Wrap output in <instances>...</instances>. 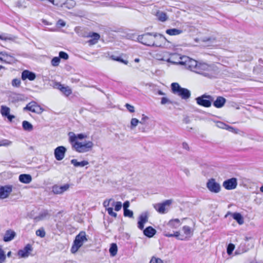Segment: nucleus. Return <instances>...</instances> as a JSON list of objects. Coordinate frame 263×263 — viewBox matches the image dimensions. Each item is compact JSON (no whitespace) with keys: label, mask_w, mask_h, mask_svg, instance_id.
I'll return each instance as SVG.
<instances>
[{"label":"nucleus","mask_w":263,"mask_h":263,"mask_svg":"<svg viewBox=\"0 0 263 263\" xmlns=\"http://www.w3.org/2000/svg\"><path fill=\"white\" fill-rule=\"evenodd\" d=\"M69 141L71 143L72 148L77 152L79 153H85L90 152L93 146V143L91 141H85V142H79L77 140H83L86 137L83 134H75L73 132L68 133Z\"/></svg>","instance_id":"nucleus-1"},{"label":"nucleus","mask_w":263,"mask_h":263,"mask_svg":"<svg viewBox=\"0 0 263 263\" xmlns=\"http://www.w3.org/2000/svg\"><path fill=\"white\" fill-rule=\"evenodd\" d=\"M168 63L174 64H178L184 66L186 69L195 71L198 62L191 59L187 56H181L179 54L175 53L171 55V57L166 60Z\"/></svg>","instance_id":"nucleus-2"},{"label":"nucleus","mask_w":263,"mask_h":263,"mask_svg":"<svg viewBox=\"0 0 263 263\" xmlns=\"http://www.w3.org/2000/svg\"><path fill=\"white\" fill-rule=\"evenodd\" d=\"M148 213L144 212L142 213L138 217L137 227L140 230H143V233L146 237L151 238L156 234V230L152 226H148L144 228V224L148 221Z\"/></svg>","instance_id":"nucleus-3"},{"label":"nucleus","mask_w":263,"mask_h":263,"mask_svg":"<svg viewBox=\"0 0 263 263\" xmlns=\"http://www.w3.org/2000/svg\"><path fill=\"white\" fill-rule=\"evenodd\" d=\"M195 72L210 79L215 78L216 75L213 66L205 63L198 62Z\"/></svg>","instance_id":"nucleus-4"},{"label":"nucleus","mask_w":263,"mask_h":263,"mask_svg":"<svg viewBox=\"0 0 263 263\" xmlns=\"http://www.w3.org/2000/svg\"><path fill=\"white\" fill-rule=\"evenodd\" d=\"M172 92L180 97L183 100H187L191 97V91L186 88L182 87L179 83L173 82L171 84Z\"/></svg>","instance_id":"nucleus-5"},{"label":"nucleus","mask_w":263,"mask_h":263,"mask_svg":"<svg viewBox=\"0 0 263 263\" xmlns=\"http://www.w3.org/2000/svg\"><path fill=\"white\" fill-rule=\"evenodd\" d=\"M153 42L154 43L153 44V46L157 47L168 48L173 45L172 43L163 35L158 33H153Z\"/></svg>","instance_id":"nucleus-6"},{"label":"nucleus","mask_w":263,"mask_h":263,"mask_svg":"<svg viewBox=\"0 0 263 263\" xmlns=\"http://www.w3.org/2000/svg\"><path fill=\"white\" fill-rule=\"evenodd\" d=\"M153 33H146L136 37L133 34V41H136V38L137 41L144 45L153 46V44L154 43L153 42Z\"/></svg>","instance_id":"nucleus-7"},{"label":"nucleus","mask_w":263,"mask_h":263,"mask_svg":"<svg viewBox=\"0 0 263 263\" xmlns=\"http://www.w3.org/2000/svg\"><path fill=\"white\" fill-rule=\"evenodd\" d=\"M251 237H245V239L242 240L237 249L235 251V255H240L248 252L251 248L253 247V243L249 242L251 240Z\"/></svg>","instance_id":"nucleus-8"},{"label":"nucleus","mask_w":263,"mask_h":263,"mask_svg":"<svg viewBox=\"0 0 263 263\" xmlns=\"http://www.w3.org/2000/svg\"><path fill=\"white\" fill-rule=\"evenodd\" d=\"M87 240L85 232L83 231L81 232L75 238L71 248V253H74L77 252L79 249L83 245V242L87 241Z\"/></svg>","instance_id":"nucleus-9"},{"label":"nucleus","mask_w":263,"mask_h":263,"mask_svg":"<svg viewBox=\"0 0 263 263\" xmlns=\"http://www.w3.org/2000/svg\"><path fill=\"white\" fill-rule=\"evenodd\" d=\"M196 103L201 106L209 108L210 107L213 101V97L204 93L196 98Z\"/></svg>","instance_id":"nucleus-10"},{"label":"nucleus","mask_w":263,"mask_h":263,"mask_svg":"<svg viewBox=\"0 0 263 263\" xmlns=\"http://www.w3.org/2000/svg\"><path fill=\"white\" fill-rule=\"evenodd\" d=\"M206 186L209 191L213 193L217 194L221 191L220 184L214 178L209 179L206 182Z\"/></svg>","instance_id":"nucleus-11"},{"label":"nucleus","mask_w":263,"mask_h":263,"mask_svg":"<svg viewBox=\"0 0 263 263\" xmlns=\"http://www.w3.org/2000/svg\"><path fill=\"white\" fill-rule=\"evenodd\" d=\"M237 179L235 177H232L225 180L222 183L223 187L227 190H232L235 189L237 186Z\"/></svg>","instance_id":"nucleus-12"},{"label":"nucleus","mask_w":263,"mask_h":263,"mask_svg":"<svg viewBox=\"0 0 263 263\" xmlns=\"http://www.w3.org/2000/svg\"><path fill=\"white\" fill-rule=\"evenodd\" d=\"M70 187V184L68 183L62 185L55 184L52 187V192L54 194L61 195L67 191Z\"/></svg>","instance_id":"nucleus-13"},{"label":"nucleus","mask_w":263,"mask_h":263,"mask_svg":"<svg viewBox=\"0 0 263 263\" xmlns=\"http://www.w3.org/2000/svg\"><path fill=\"white\" fill-rule=\"evenodd\" d=\"M67 149L64 146H59L56 147L54 151L55 158L58 161H61L64 159Z\"/></svg>","instance_id":"nucleus-14"},{"label":"nucleus","mask_w":263,"mask_h":263,"mask_svg":"<svg viewBox=\"0 0 263 263\" xmlns=\"http://www.w3.org/2000/svg\"><path fill=\"white\" fill-rule=\"evenodd\" d=\"M12 191V186L6 185H0V199H3L7 198Z\"/></svg>","instance_id":"nucleus-15"},{"label":"nucleus","mask_w":263,"mask_h":263,"mask_svg":"<svg viewBox=\"0 0 263 263\" xmlns=\"http://www.w3.org/2000/svg\"><path fill=\"white\" fill-rule=\"evenodd\" d=\"M172 202V200H166L161 203L154 204V208L159 213H164L165 211V206L170 205Z\"/></svg>","instance_id":"nucleus-16"},{"label":"nucleus","mask_w":263,"mask_h":263,"mask_svg":"<svg viewBox=\"0 0 263 263\" xmlns=\"http://www.w3.org/2000/svg\"><path fill=\"white\" fill-rule=\"evenodd\" d=\"M24 110H29L32 112L40 114L42 112V108L38 106L35 102L29 103L26 107L24 108Z\"/></svg>","instance_id":"nucleus-17"},{"label":"nucleus","mask_w":263,"mask_h":263,"mask_svg":"<svg viewBox=\"0 0 263 263\" xmlns=\"http://www.w3.org/2000/svg\"><path fill=\"white\" fill-rule=\"evenodd\" d=\"M86 37L90 38V39L87 41V43L91 46L95 45L98 42L100 38V35L98 33L90 32L88 33Z\"/></svg>","instance_id":"nucleus-18"},{"label":"nucleus","mask_w":263,"mask_h":263,"mask_svg":"<svg viewBox=\"0 0 263 263\" xmlns=\"http://www.w3.org/2000/svg\"><path fill=\"white\" fill-rule=\"evenodd\" d=\"M32 250V246L30 244H27L24 249L20 250L18 251V255L22 258H26L29 256L30 252Z\"/></svg>","instance_id":"nucleus-19"},{"label":"nucleus","mask_w":263,"mask_h":263,"mask_svg":"<svg viewBox=\"0 0 263 263\" xmlns=\"http://www.w3.org/2000/svg\"><path fill=\"white\" fill-rule=\"evenodd\" d=\"M0 60L5 63L10 64L14 62L15 59L6 52L3 51L0 52Z\"/></svg>","instance_id":"nucleus-20"},{"label":"nucleus","mask_w":263,"mask_h":263,"mask_svg":"<svg viewBox=\"0 0 263 263\" xmlns=\"http://www.w3.org/2000/svg\"><path fill=\"white\" fill-rule=\"evenodd\" d=\"M226 101L227 100L224 97L222 96H218L216 98L215 100L213 99L212 104L217 108H221L224 106Z\"/></svg>","instance_id":"nucleus-21"},{"label":"nucleus","mask_w":263,"mask_h":263,"mask_svg":"<svg viewBox=\"0 0 263 263\" xmlns=\"http://www.w3.org/2000/svg\"><path fill=\"white\" fill-rule=\"evenodd\" d=\"M23 80L28 79L30 81H33L36 78V74L34 72L28 70H25L22 72L21 76Z\"/></svg>","instance_id":"nucleus-22"},{"label":"nucleus","mask_w":263,"mask_h":263,"mask_svg":"<svg viewBox=\"0 0 263 263\" xmlns=\"http://www.w3.org/2000/svg\"><path fill=\"white\" fill-rule=\"evenodd\" d=\"M57 88L59 89L66 96H69L72 93V90L68 86H65L63 85L58 83L56 84Z\"/></svg>","instance_id":"nucleus-23"},{"label":"nucleus","mask_w":263,"mask_h":263,"mask_svg":"<svg viewBox=\"0 0 263 263\" xmlns=\"http://www.w3.org/2000/svg\"><path fill=\"white\" fill-rule=\"evenodd\" d=\"M16 235L15 232L12 230H7L3 237L5 242H8L14 239Z\"/></svg>","instance_id":"nucleus-24"},{"label":"nucleus","mask_w":263,"mask_h":263,"mask_svg":"<svg viewBox=\"0 0 263 263\" xmlns=\"http://www.w3.org/2000/svg\"><path fill=\"white\" fill-rule=\"evenodd\" d=\"M19 181L23 183L28 184L32 181V177L29 174H21L18 177Z\"/></svg>","instance_id":"nucleus-25"},{"label":"nucleus","mask_w":263,"mask_h":263,"mask_svg":"<svg viewBox=\"0 0 263 263\" xmlns=\"http://www.w3.org/2000/svg\"><path fill=\"white\" fill-rule=\"evenodd\" d=\"M148 118L147 116H144V115H143V117L140 121L136 118H133V130L138 125V124L140 125H146L145 124V121L148 119Z\"/></svg>","instance_id":"nucleus-26"},{"label":"nucleus","mask_w":263,"mask_h":263,"mask_svg":"<svg viewBox=\"0 0 263 263\" xmlns=\"http://www.w3.org/2000/svg\"><path fill=\"white\" fill-rule=\"evenodd\" d=\"M232 218L239 224L241 225L244 223V219L242 215L238 212L231 213Z\"/></svg>","instance_id":"nucleus-27"},{"label":"nucleus","mask_w":263,"mask_h":263,"mask_svg":"<svg viewBox=\"0 0 263 263\" xmlns=\"http://www.w3.org/2000/svg\"><path fill=\"white\" fill-rule=\"evenodd\" d=\"M253 72L256 74H263V60L261 59H259L258 65L254 67Z\"/></svg>","instance_id":"nucleus-28"},{"label":"nucleus","mask_w":263,"mask_h":263,"mask_svg":"<svg viewBox=\"0 0 263 263\" xmlns=\"http://www.w3.org/2000/svg\"><path fill=\"white\" fill-rule=\"evenodd\" d=\"M165 32L170 35L173 36L181 34L183 32V30L180 29L174 28L167 29L166 30Z\"/></svg>","instance_id":"nucleus-29"},{"label":"nucleus","mask_w":263,"mask_h":263,"mask_svg":"<svg viewBox=\"0 0 263 263\" xmlns=\"http://www.w3.org/2000/svg\"><path fill=\"white\" fill-rule=\"evenodd\" d=\"M181 224L179 219H175L171 220L167 223V226L168 228L172 229H177Z\"/></svg>","instance_id":"nucleus-30"},{"label":"nucleus","mask_w":263,"mask_h":263,"mask_svg":"<svg viewBox=\"0 0 263 263\" xmlns=\"http://www.w3.org/2000/svg\"><path fill=\"white\" fill-rule=\"evenodd\" d=\"M70 162L75 167H83L89 164V162L86 160H83L81 162H79L77 159H73L70 161Z\"/></svg>","instance_id":"nucleus-31"},{"label":"nucleus","mask_w":263,"mask_h":263,"mask_svg":"<svg viewBox=\"0 0 263 263\" xmlns=\"http://www.w3.org/2000/svg\"><path fill=\"white\" fill-rule=\"evenodd\" d=\"M11 101L13 103L18 102L24 100V97L22 95L14 93L10 97Z\"/></svg>","instance_id":"nucleus-32"},{"label":"nucleus","mask_w":263,"mask_h":263,"mask_svg":"<svg viewBox=\"0 0 263 263\" xmlns=\"http://www.w3.org/2000/svg\"><path fill=\"white\" fill-rule=\"evenodd\" d=\"M156 16L158 20L162 22H165L168 19L166 13L163 11H158L156 13Z\"/></svg>","instance_id":"nucleus-33"},{"label":"nucleus","mask_w":263,"mask_h":263,"mask_svg":"<svg viewBox=\"0 0 263 263\" xmlns=\"http://www.w3.org/2000/svg\"><path fill=\"white\" fill-rule=\"evenodd\" d=\"M239 60L242 62L250 61L252 60L253 57L250 54H247L245 52H242L240 55H239Z\"/></svg>","instance_id":"nucleus-34"},{"label":"nucleus","mask_w":263,"mask_h":263,"mask_svg":"<svg viewBox=\"0 0 263 263\" xmlns=\"http://www.w3.org/2000/svg\"><path fill=\"white\" fill-rule=\"evenodd\" d=\"M117 251H118V247H117V244L115 243H112L110 245V248L109 249V252L110 256H111L112 257L115 256L117 254Z\"/></svg>","instance_id":"nucleus-35"},{"label":"nucleus","mask_w":263,"mask_h":263,"mask_svg":"<svg viewBox=\"0 0 263 263\" xmlns=\"http://www.w3.org/2000/svg\"><path fill=\"white\" fill-rule=\"evenodd\" d=\"M22 126L26 131L30 132L33 129V125L27 121H23Z\"/></svg>","instance_id":"nucleus-36"},{"label":"nucleus","mask_w":263,"mask_h":263,"mask_svg":"<svg viewBox=\"0 0 263 263\" xmlns=\"http://www.w3.org/2000/svg\"><path fill=\"white\" fill-rule=\"evenodd\" d=\"M215 39L214 37H203L202 39V41L203 42H204L205 43H207V44H206V46H211V44L213 43L215 41Z\"/></svg>","instance_id":"nucleus-37"},{"label":"nucleus","mask_w":263,"mask_h":263,"mask_svg":"<svg viewBox=\"0 0 263 263\" xmlns=\"http://www.w3.org/2000/svg\"><path fill=\"white\" fill-rule=\"evenodd\" d=\"M10 108L6 106L2 105L1 106V112L3 117H6L10 114Z\"/></svg>","instance_id":"nucleus-38"},{"label":"nucleus","mask_w":263,"mask_h":263,"mask_svg":"<svg viewBox=\"0 0 263 263\" xmlns=\"http://www.w3.org/2000/svg\"><path fill=\"white\" fill-rule=\"evenodd\" d=\"M235 248V246L232 243H230L227 247V253L229 255L232 254Z\"/></svg>","instance_id":"nucleus-39"},{"label":"nucleus","mask_w":263,"mask_h":263,"mask_svg":"<svg viewBox=\"0 0 263 263\" xmlns=\"http://www.w3.org/2000/svg\"><path fill=\"white\" fill-rule=\"evenodd\" d=\"M6 260V255L5 252L2 248V246H0V263L4 262Z\"/></svg>","instance_id":"nucleus-40"},{"label":"nucleus","mask_w":263,"mask_h":263,"mask_svg":"<svg viewBox=\"0 0 263 263\" xmlns=\"http://www.w3.org/2000/svg\"><path fill=\"white\" fill-rule=\"evenodd\" d=\"M11 141L7 139H3L0 141V146H8L11 144Z\"/></svg>","instance_id":"nucleus-41"},{"label":"nucleus","mask_w":263,"mask_h":263,"mask_svg":"<svg viewBox=\"0 0 263 263\" xmlns=\"http://www.w3.org/2000/svg\"><path fill=\"white\" fill-rule=\"evenodd\" d=\"M60 59L59 57H54L51 60V64L53 66H57L59 65Z\"/></svg>","instance_id":"nucleus-42"},{"label":"nucleus","mask_w":263,"mask_h":263,"mask_svg":"<svg viewBox=\"0 0 263 263\" xmlns=\"http://www.w3.org/2000/svg\"><path fill=\"white\" fill-rule=\"evenodd\" d=\"M112 205H114L115 206V210L116 211H119L121 210L122 208V203L121 202H115L113 201V203H112Z\"/></svg>","instance_id":"nucleus-43"},{"label":"nucleus","mask_w":263,"mask_h":263,"mask_svg":"<svg viewBox=\"0 0 263 263\" xmlns=\"http://www.w3.org/2000/svg\"><path fill=\"white\" fill-rule=\"evenodd\" d=\"M182 231L186 235H190L191 234V229L190 227L185 226L182 228Z\"/></svg>","instance_id":"nucleus-44"},{"label":"nucleus","mask_w":263,"mask_h":263,"mask_svg":"<svg viewBox=\"0 0 263 263\" xmlns=\"http://www.w3.org/2000/svg\"><path fill=\"white\" fill-rule=\"evenodd\" d=\"M65 4L66 5V7L70 9L75 6L76 3L73 0H67Z\"/></svg>","instance_id":"nucleus-45"},{"label":"nucleus","mask_w":263,"mask_h":263,"mask_svg":"<svg viewBox=\"0 0 263 263\" xmlns=\"http://www.w3.org/2000/svg\"><path fill=\"white\" fill-rule=\"evenodd\" d=\"M36 235L41 238H43L45 236V232L43 229H40L36 231Z\"/></svg>","instance_id":"nucleus-46"},{"label":"nucleus","mask_w":263,"mask_h":263,"mask_svg":"<svg viewBox=\"0 0 263 263\" xmlns=\"http://www.w3.org/2000/svg\"><path fill=\"white\" fill-rule=\"evenodd\" d=\"M59 57L60 59H62L64 60H67L69 58L68 54L64 51H60L59 54Z\"/></svg>","instance_id":"nucleus-47"},{"label":"nucleus","mask_w":263,"mask_h":263,"mask_svg":"<svg viewBox=\"0 0 263 263\" xmlns=\"http://www.w3.org/2000/svg\"><path fill=\"white\" fill-rule=\"evenodd\" d=\"M149 263H164V262H163V261L161 259L153 256L152 257V258L149 261Z\"/></svg>","instance_id":"nucleus-48"},{"label":"nucleus","mask_w":263,"mask_h":263,"mask_svg":"<svg viewBox=\"0 0 263 263\" xmlns=\"http://www.w3.org/2000/svg\"><path fill=\"white\" fill-rule=\"evenodd\" d=\"M21 80L19 79H14L12 81V85L18 87L21 85Z\"/></svg>","instance_id":"nucleus-49"},{"label":"nucleus","mask_w":263,"mask_h":263,"mask_svg":"<svg viewBox=\"0 0 263 263\" xmlns=\"http://www.w3.org/2000/svg\"><path fill=\"white\" fill-rule=\"evenodd\" d=\"M107 212L108 214L112 217H116L117 216V214L116 213L114 212L113 211V208H108L107 209Z\"/></svg>","instance_id":"nucleus-50"},{"label":"nucleus","mask_w":263,"mask_h":263,"mask_svg":"<svg viewBox=\"0 0 263 263\" xmlns=\"http://www.w3.org/2000/svg\"><path fill=\"white\" fill-rule=\"evenodd\" d=\"M226 129L228 130L229 132L234 133H237L238 129L237 128H235L232 126H229L228 125H227V127Z\"/></svg>","instance_id":"nucleus-51"},{"label":"nucleus","mask_w":263,"mask_h":263,"mask_svg":"<svg viewBox=\"0 0 263 263\" xmlns=\"http://www.w3.org/2000/svg\"><path fill=\"white\" fill-rule=\"evenodd\" d=\"M216 125L218 127L222 129H226L227 127V124L222 122H217Z\"/></svg>","instance_id":"nucleus-52"},{"label":"nucleus","mask_w":263,"mask_h":263,"mask_svg":"<svg viewBox=\"0 0 263 263\" xmlns=\"http://www.w3.org/2000/svg\"><path fill=\"white\" fill-rule=\"evenodd\" d=\"M166 103H172V102L166 97H162L161 99V104L164 105Z\"/></svg>","instance_id":"nucleus-53"},{"label":"nucleus","mask_w":263,"mask_h":263,"mask_svg":"<svg viewBox=\"0 0 263 263\" xmlns=\"http://www.w3.org/2000/svg\"><path fill=\"white\" fill-rule=\"evenodd\" d=\"M180 232L179 231H173V237L176 238L177 239L181 240H183L184 239L183 238L179 237Z\"/></svg>","instance_id":"nucleus-54"},{"label":"nucleus","mask_w":263,"mask_h":263,"mask_svg":"<svg viewBox=\"0 0 263 263\" xmlns=\"http://www.w3.org/2000/svg\"><path fill=\"white\" fill-rule=\"evenodd\" d=\"M124 215L129 217H132V211L128 209L124 210Z\"/></svg>","instance_id":"nucleus-55"},{"label":"nucleus","mask_w":263,"mask_h":263,"mask_svg":"<svg viewBox=\"0 0 263 263\" xmlns=\"http://www.w3.org/2000/svg\"><path fill=\"white\" fill-rule=\"evenodd\" d=\"M57 25L59 27H64L66 25L65 22L62 20H59L57 23Z\"/></svg>","instance_id":"nucleus-56"},{"label":"nucleus","mask_w":263,"mask_h":263,"mask_svg":"<svg viewBox=\"0 0 263 263\" xmlns=\"http://www.w3.org/2000/svg\"><path fill=\"white\" fill-rule=\"evenodd\" d=\"M114 200L112 199H110L109 200H106L103 202V205L104 207H107L109 205L110 202H113Z\"/></svg>","instance_id":"nucleus-57"},{"label":"nucleus","mask_w":263,"mask_h":263,"mask_svg":"<svg viewBox=\"0 0 263 263\" xmlns=\"http://www.w3.org/2000/svg\"><path fill=\"white\" fill-rule=\"evenodd\" d=\"M163 235L167 237H173V233H171L167 231H164L163 232Z\"/></svg>","instance_id":"nucleus-58"},{"label":"nucleus","mask_w":263,"mask_h":263,"mask_svg":"<svg viewBox=\"0 0 263 263\" xmlns=\"http://www.w3.org/2000/svg\"><path fill=\"white\" fill-rule=\"evenodd\" d=\"M129 202L128 201H126L124 202L123 204V210L127 209V208L129 206Z\"/></svg>","instance_id":"nucleus-59"},{"label":"nucleus","mask_w":263,"mask_h":263,"mask_svg":"<svg viewBox=\"0 0 263 263\" xmlns=\"http://www.w3.org/2000/svg\"><path fill=\"white\" fill-rule=\"evenodd\" d=\"M146 126H147V125L139 124V128L141 132H144L145 131V129Z\"/></svg>","instance_id":"nucleus-60"},{"label":"nucleus","mask_w":263,"mask_h":263,"mask_svg":"<svg viewBox=\"0 0 263 263\" xmlns=\"http://www.w3.org/2000/svg\"><path fill=\"white\" fill-rule=\"evenodd\" d=\"M6 117H7L8 120L10 122L12 121V120L15 118V116L14 115H10V114L8 115H7Z\"/></svg>","instance_id":"nucleus-61"},{"label":"nucleus","mask_w":263,"mask_h":263,"mask_svg":"<svg viewBox=\"0 0 263 263\" xmlns=\"http://www.w3.org/2000/svg\"><path fill=\"white\" fill-rule=\"evenodd\" d=\"M182 147L184 149H186V150H188L189 149V146L188 144L185 142H183L182 143Z\"/></svg>","instance_id":"nucleus-62"},{"label":"nucleus","mask_w":263,"mask_h":263,"mask_svg":"<svg viewBox=\"0 0 263 263\" xmlns=\"http://www.w3.org/2000/svg\"><path fill=\"white\" fill-rule=\"evenodd\" d=\"M125 106L128 110V111L130 112H132V105L129 104H126Z\"/></svg>","instance_id":"nucleus-63"},{"label":"nucleus","mask_w":263,"mask_h":263,"mask_svg":"<svg viewBox=\"0 0 263 263\" xmlns=\"http://www.w3.org/2000/svg\"><path fill=\"white\" fill-rule=\"evenodd\" d=\"M48 214V212L47 211H44V212L40 214V216L42 217H45Z\"/></svg>","instance_id":"nucleus-64"}]
</instances>
